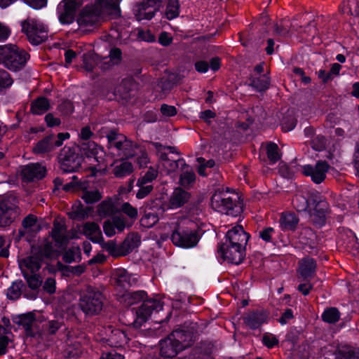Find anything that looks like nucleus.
<instances>
[{
	"mask_svg": "<svg viewBox=\"0 0 359 359\" xmlns=\"http://www.w3.org/2000/svg\"><path fill=\"white\" fill-rule=\"evenodd\" d=\"M274 232L275 231L272 227H266L259 231V236L263 241L271 242Z\"/></svg>",
	"mask_w": 359,
	"mask_h": 359,
	"instance_id": "nucleus-63",
	"label": "nucleus"
},
{
	"mask_svg": "<svg viewBox=\"0 0 359 359\" xmlns=\"http://www.w3.org/2000/svg\"><path fill=\"white\" fill-rule=\"evenodd\" d=\"M340 313L336 308H329L322 314L323 320L328 323H334L339 320Z\"/></svg>",
	"mask_w": 359,
	"mask_h": 359,
	"instance_id": "nucleus-41",
	"label": "nucleus"
},
{
	"mask_svg": "<svg viewBox=\"0 0 359 359\" xmlns=\"http://www.w3.org/2000/svg\"><path fill=\"white\" fill-rule=\"evenodd\" d=\"M131 225L132 222H129L122 215H118L104 222L103 230L107 236L111 237L117 232H121L126 227H129Z\"/></svg>",
	"mask_w": 359,
	"mask_h": 359,
	"instance_id": "nucleus-22",
	"label": "nucleus"
},
{
	"mask_svg": "<svg viewBox=\"0 0 359 359\" xmlns=\"http://www.w3.org/2000/svg\"><path fill=\"white\" fill-rule=\"evenodd\" d=\"M22 29L26 34L30 43L38 45L48 37L47 27L41 21L29 19L22 22Z\"/></svg>",
	"mask_w": 359,
	"mask_h": 359,
	"instance_id": "nucleus-10",
	"label": "nucleus"
},
{
	"mask_svg": "<svg viewBox=\"0 0 359 359\" xmlns=\"http://www.w3.org/2000/svg\"><path fill=\"white\" fill-rule=\"evenodd\" d=\"M23 230L20 231L21 235L25 233H36L39 232L41 226L37 217L33 215H29L22 221Z\"/></svg>",
	"mask_w": 359,
	"mask_h": 359,
	"instance_id": "nucleus-31",
	"label": "nucleus"
},
{
	"mask_svg": "<svg viewBox=\"0 0 359 359\" xmlns=\"http://www.w3.org/2000/svg\"><path fill=\"white\" fill-rule=\"evenodd\" d=\"M218 253L224 261L234 264H239L245 257V248L222 244L218 249Z\"/></svg>",
	"mask_w": 359,
	"mask_h": 359,
	"instance_id": "nucleus-15",
	"label": "nucleus"
},
{
	"mask_svg": "<svg viewBox=\"0 0 359 359\" xmlns=\"http://www.w3.org/2000/svg\"><path fill=\"white\" fill-rule=\"evenodd\" d=\"M83 234L92 242L101 243L102 233L99 225L95 222H86L82 226Z\"/></svg>",
	"mask_w": 359,
	"mask_h": 359,
	"instance_id": "nucleus-27",
	"label": "nucleus"
},
{
	"mask_svg": "<svg viewBox=\"0 0 359 359\" xmlns=\"http://www.w3.org/2000/svg\"><path fill=\"white\" fill-rule=\"evenodd\" d=\"M95 57L94 54L83 55V66L87 71H92L96 65Z\"/></svg>",
	"mask_w": 359,
	"mask_h": 359,
	"instance_id": "nucleus-58",
	"label": "nucleus"
},
{
	"mask_svg": "<svg viewBox=\"0 0 359 359\" xmlns=\"http://www.w3.org/2000/svg\"><path fill=\"white\" fill-rule=\"evenodd\" d=\"M251 85L259 91L264 90L269 86V79L266 75L259 76L252 79Z\"/></svg>",
	"mask_w": 359,
	"mask_h": 359,
	"instance_id": "nucleus-43",
	"label": "nucleus"
},
{
	"mask_svg": "<svg viewBox=\"0 0 359 359\" xmlns=\"http://www.w3.org/2000/svg\"><path fill=\"white\" fill-rule=\"evenodd\" d=\"M197 161L199 163L198 172L201 176L207 175V174L205 172V169L206 168H212V167H214V165L215 164V163L213 160H208L205 162V159L203 158H198Z\"/></svg>",
	"mask_w": 359,
	"mask_h": 359,
	"instance_id": "nucleus-56",
	"label": "nucleus"
},
{
	"mask_svg": "<svg viewBox=\"0 0 359 359\" xmlns=\"http://www.w3.org/2000/svg\"><path fill=\"white\" fill-rule=\"evenodd\" d=\"M121 52L118 48H113L111 50L109 57L103 58V63L105 65L111 62V65H116L121 60Z\"/></svg>",
	"mask_w": 359,
	"mask_h": 359,
	"instance_id": "nucleus-52",
	"label": "nucleus"
},
{
	"mask_svg": "<svg viewBox=\"0 0 359 359\" xmlns=\"http://www.w3.org/2000/svg\"><path fill=\"white\" fill-rule=\"evenodd\" d=\"M102 299L101 292L93 288H88L81 294L79 306L88 315L97 314L102 309Z\"/></svg>",
	"mask_w": 359,
	"mask_h": 359,
	"instance_id": "nucleus-8",
	"label": "nucleus"
},
{
	"mask_svg": "<svg viewBox=\"0 0 359 359\" xmlns=\"http://www.w3.org/2000/svg\"><path fill=\"white\" fill-rule=\"evenodd\" d=\"M43 288L44 291L49 294L55 293L56 290V282L55 278L51 277L48 278L43 283Z\"/></svg>",
	"mask_w": 359,
	"mask_h": 359,
	"instance_id": "nucleus-60",
	"label": "nucleus"
},
{
	"mask_svg": "<svg viewBox=\"0 0 359 359\" xmlns=\"http://www.w3.org/2000/svg\"><path fill=\"white\" fill-rule=\"evenodd\" d=\"M9 52L6 53L5 66L11 71H18L22 69L29 58L28 53L24 50L18 48L15 45L8 44Z\"/></svg>",
	"mask_w": 359,
	"mask_h": 359,
	"instance_id": "nucleus-12",
	"label": "nucleus"
},
{
	"mask_svg": "<svg viewBox=\"0 0 359 359\" xmlns=\"http://www.w3.org/2000/svg\"><path fill=\"white\" fill-rule=\"evenodd\" d=\"M238 200V194H229L224 191H216L211 198V205L213 209L220 212H229V208H226L228 203H233Z\"/></svg>",
	"mask_w": 359,
	"mask_h": 359,
	"instance_id": "nucleus-19",
	"label": "nucleus"
},
{
	"mask_svg": "<svg viewBox=\"0 0 359 359\" xmlns=\"http://www.w3.org/2000/svg\"><path fill=\"white\" fill-rule=\"evenodd\" d=\"M26 279L28 285L32 289H37L42 283V278L36 273L27 274V276H24Z\"/></svg>",
	"mask_w": 359,
	"mask_h": 359,
	"instance_id": "nucleus-54",
	"label": "nucleus"
},
{
	"mask_svg": "<svg viewBox=\"0 0 359 359\" xmlns=\"http://www.w3.org/2000/svg\"><path fill=\"white\" fill-rule=\"evenodd\" d=\"M122 0H99V5L102 8H112L115 13L118 11V5Z\"/></svg>",
	"mask_w": 359,
	"mask_h": 359,
	"instance_id": "nucleus-59",
	"label": "nucleus"
},
{
	"mask_svg": "<svg viewBox=\"0 0 359 359\" xmlns=\"http://www.w3.org/2000/svg\"><path fill=\"white\" fill-rule=\"evenodd\" d=\"M140 243V237L137 233L129 235L123 242V246L127 248L128 251H131L137 248Z\"/></svg>",
	"mask_w": 359,
	"mask_h": 359,
	"instance_id": "nucleus-47",
	"label": "nucleus"
},
{
	"mask_svg": "<svg viewBox=\"0 0 359 359\" xmlns=\"http://www.w3.org/2000/svg\"><path fill=\"white\" fill-rule=\"evenodd\" d=\"M190 198L189 192L181 188H176L170 196L168 207L170 209H177L183 206Z\"/></svg>",
	"mask_w": 359,
	"mask_h": 359,
	"instance_id": "nucleus-26",
	"label": "nucleus"
},
{
	"mask_svg": "<svg viewBox=\"0 0 359 359\" xmlns=\"http://www.w3.org/2000/svg\"><path fill=\"white\" fill-rule=\"evenodd\" d=\"M161 112L163 116L171 117L177 114V109L174 106L163 104L161 107Z\"/></svg>",
	"mask_w": 359,
	"mask_h": 359,
	"instance_id": "nucleus-61",
	"label": "nucleus"
},
{
	"mask_svg": "<svg viewBox=\"0 0 359 359\" xmlns=\"http://www.w3.org/2000/svg\"><path fill=\"white\" fill-rule=\"evenodd\" d=\"M102 14L109 15L118 16L120 15V8L118 13H115L112 8H102L99 5V0L91 7H86L79 15L77 22L81 29L88 31L91 27L97 25L100 19Z\"/></svg>",
	"mask_w": 359,
	"mask_h": 359,
	"instance_id": "nucleus-5",
	"label": "nucleus"
},
{
	"mask_svg": "<svg viewBox=\"0 0 359 359\" xmlns=\"http://www.w3.org/2000/svg\"><path fill=\"white\" fill-rule=\"evenodd\" d=\"M46 172V168L39 163H30L21 169V175L24 182L41 180L45 176Z\"/></svg>",
	"mask_w": 359,
	"mask_h": 359,
	"instance_id": "nucleus-23",
	"label": "nucleus"
},
{
	"mask_svg": "<svg viewBox=\"0 0 359 359\" xmlns=\"http://www.w3.org/2000/svg\"><path fill=\"white\" fill-rule=\"evenodd\" d=\"M329 168V165L325 161H319L314 166L311 165L302 166V171L304 175L310 176L313 182L320 184L325 179Z\"/></svg>",
	"mask_w": 359,
	"mask_h": 359,
	"instance_id": "nucleus-20",
	"label": "nucleus"
},
{
	"mask_svg": "<svg viewBox=\"0 0 359 359\" xmlns=\"http://www.w3.org/2000/svg\"><path fill=\"white\" fill-rule=\"evenodd\" d=\"M180 14V5L178 0H169L166 11L165 15L168 20H172L177 18Z\"/></svg>",
	"mask_w": 359,
	"mask_h": 359,
	"instance_id": "nucleus-40",
	"label": "nucleus"
},
{
	"mask_svg": "<svg viewBox=\"0 0 359 359\" xmlns=\"http://www.w3.org/2000/svg\"><path fill=\"white\" fill-rule=\"evenodd\" d=\"M195 181V174L189 169L186 170L180 178V183L183 187H189Z\"/></svg>",
	"mask_w": 359,
	"mask_h": 359,
	"instance_id": "nucleus-50",
	"label": "nucleus"
},
{
	"mask_svg": "<svg viewBox=\"0 0 359 359\" xmlns=\"http://www.w3.org/2000/svg\"><path fill=\"white\" fill-rule=\"evenodd\" d=\"M83 4V0H63L57 6V14L62 24H71L76 11Z\"/></svg>",
	"mask_w": 359,
	"mask_h": 359,
	"instance_id": "nucleus-13",
	"label": "nucleus"
},
{
	"mask_svg": "<svg viewBox=\"0 0 359 359\" xmlns=\"http://www.w3.org/2000/svg\"><path fill=\"white\" fill-rule=\"evenodd\" d=\"M181 351L180 348L168 337L161 341L160 354L163 358H174Z\"/></svg>",
	"mask_w": 359,
	"mask_h": 359,
	"instance_id": "nucleus-29",
	"label": "nucleus"
},
{
	"mask_svg": "<svg viewBox=\"0 0 359 359\" xmlns=\"http://www.w3.org/2000/svg\"><path fill=\"white\" fill-rule=\"evenodd\" d=\"M292 204L298 212H308L314 224L319 226L325 224L328 204L318 192L298 194L293 198Z\"/></svg>",
	"mask_w": 359,
	"mask_h": 359,
	"instance_id": "nucleus-2",
	"label": "nucleus"
},
{
	"mask_svg": "<svg viewBox=\"0 0 359 359\" xmlns=\"http://www.w3.org/2000/svg\"><path fill=\"white\" fill-rule=\"evenodd\" d=\"M336 359H359V353L351 348H343L337 353Z\"/></svg>",
	"mask_w": 359,
	"mask_h": 359,
	"instance_id": "nucleus-46",
	"label": "nucleus"
},
{
	"mask_svg": "<svg viewBox=\"0 0 359 359\" xmlns=\"http://www.w3.org/2000/svg\"><path fill=\"white\" fill-rule=\"evenodd\" d=\"M50 251L46 249L44 252L40 255H32L19 262V266L23 274V276H27V274L36 273L41 268V262L43 257H49Z\"/></svg>",
	"mask_w": 359,
	"mask_h": 359,
	"instance_id": "nucleus-16",
	"label": "nucleus"
},
{
	"mask_svg": "<svg viewBox=\"0 0 359 359\" xmlns=\"http://www.w3.org/2000/svg\"><path fill=\"white\" fill-rule=\"evenodd\" d=\"M316 264L313 259L305 257L299 263L298 272L304 280L313 277L316 273Z\"/></svg>",
	"mask_w": 359,
	"mask_h": 359,
	"instance_id": "nucleus-28",
	"label": "nucleus"
},
{
	"mask_svg": "<svg viewBox=\"0 0 359 359\" xmlns=\"http://www.w3.org/2000/svg\"><path fill=\"white\" fill-rule=\"evenodd\" d=\"M267 157L269 161L275 163L280 158V154L278 145L273 142H269L266 145Z\"/></svg>",
	"mask_w": 359,
	"mask_h": 359,
	"instance_id": "nucleus-42",
	"label": "nucleus"
},
{
	"mask_svg": "<svg viewBox=\"0 0 359 359\" xmlns=\"http://www.w3.org/2000/svg\"><path fill=\"white\" fill-rule=\"evenodd\" d=\"M262 341H263L264 344L265 346H266L268 348L273 347L278 342V340L277 339V338L271 334H264L263 337Z\"/></svg>",
	"mask_w": 359,
	"mask_h": 359,
	"instance_id": "nucleus-62",
	"label": "nucleus"
},
{
	"mask_svg": "<svg viewBox=\"0 0 359 359\" xmlns=\"http://www.w3.org/2000/svg\"><path fill=\"white\" fill-rule=\"evenodd\" d=\"M298 223L295 215L292 213L283 214L280 219V224L284 229H292Z\"/></svg>",
	"mask_w": 359,
	"mask_h": 359,
	"instance_id": "nucleus-39",
	"label": "nucleus"
},
{
	"mask_svg": "<svg viewBox=\"0 0 359 359\" xmlns=\"http://www.w3.org/2000/svg\"><path fill=\"white\" fill-rule=\"evenodd\" d=\"M108 140V147L111 155L119 157L121 159L128 158L137 154L136 150L140 148L125 135L115 132H111L107 136Z\"/></svg>",
	"mask_w": 359,
	"mask_h": 359,
	"instance_id": "nucleus-4",
	"label": "nucleus"
},
{
	"mask_svg": "<svg viewBox=\"0 0 359 359\" xmlns=\"http://www.w3.org/2000/svg\"><path fill=\"white\" fill-rule=\"evenodd\" d=\"M147 294L140 290L134 292H126L122 297V302L128 306H131L143 302L141 307L136 311V318L133 322L135 327L139 328L145 323L153 313H158L163 309L161 301L154 299H145Z\"/></svg>",
	"mask_w": 359,
	"mask_h": 359,
	"instance_id": "nucleus-3",
	"label": "nucleus"
},
{
	"mask_svg": "<svg viewBox=\"0 0 359 359\" xmlns=\"http://www.w3.org/2000/svg\"><path fill=\"white\" fill-rule=\"evenodd\" d=\"M13 82L9 74L4 69H0V92L9 88Z\"/></svg>",
	"mask_w": 359,
	"mask_h": 359,
	"instance_id": "nucleus-51",
	"label": "nucleus"
},
{
	"mask_svg": "<svg viewBox=\"0 0 359 359\" xmlns=\"http://www.w3.org/2000/svg\"><path fill=\"white\" fill-rule=\"evenodd\" d=\"M110 165L114 166L113 173L116 177H123L130 175L133 170L132 163L128 161H116Z\"/></svg>",
	"mask_w": 359,
	"mask_h": 359,
	"instance_id": "nucleus-33",
	"label": "nucleus"
},
{
	"mask_svg": "<svg viewBox=\"0 0 359 359\" xmlns=\"http://www.w3.org/2000/svg\"><path fill=\"white\" fill-rule=\"evenodd\" d=\"M244 320L250 328L256 329L267 321V314L264 312L249 313Z\"/></svg>",
	"mask_w": 359,
	"mask_h": 359,
	"instance_id": "nucleus-32",
	"label": "nucleus"
},
{
	"mask_svg": "<svg viewBox=\"0 0 359 359\" xmlns=\"http://www.w3.org/2000/svg\"><path fill=\"white\" fill-rule=\"evenodd\" d=\"M52 237L59 247L65 245L71 238L67 231L64 221H55L52 230Z\"/></svg>",
	"mask_w": 359,
	"mask_h": 359,
	"instance_id": "nucleus-25",
	"label": "nucleus"
},
{
	"mask_svg": "<svg viewBox=\"0 0 359 359\" xmlns=\"http://www.w3.org/2000/svg\"><path fill=\"white\" fill-rule=\"evenodd\" d=\"M10 245V242L6 241L3 236H0V256L3 257H8L9 252L8 247Z\"/></svg>",
	"mask_w": 359,
	"mask_h": 359,
	"instance_id": "nucleus-64",
	"label": "nucleus"
},
{
	"mask_svg": "<svg viewBox=\"0 0 359 359\" xmlns=\"http://www.w3.org/2000/svg\"><path fill=\"white\" fill-rule=\"evenodd\" d=\"M22 285L21 281L13 282L8 288L7 297L11 299H17L20 296Z\"/></svg>",
	"mask_w": 359,
	"mask_h": 359,
	"instance_id": "nucleus-48",
	"label": "nucleus"
},
{
	"mask_svg": "<svg viewBox=\"0 0 359 359\" xmlns=\"http://www.w3.org/2000/svg\"><path fill=\"white\" fill-rule=\"evenodd\" d=\"M159 221L158 214L154 210L145 211L140 219V224L144 228H151Z\"/></svg>",
	"mask_w": 359,
	"mask_h": 359,
	"instance_id": "nucleus-35",
	"label": "nucleus"
},
{
	"mask_svg": "<svg viewBox=\"0 0 359 359\" xmlns=\"http://www.w3.org/2000/svg\"><path fill=\"white\" fill-rule=\"evenodd\" d=\"M114 277L116 283L123 287L130 286L137 281V278L134 276H132L126 269L122 268L114 271Z\"/></svg>",
	"mask_w": 359,
	"mask_h": 359,
	"instance_id": "nucleus-30",
	"label": "nucleus"
},
{
	"mask_svg": "<svg viewBox=\"0 0 359 359\" xmlns=\"http://www.w3.org/2000/svg\"><path fill=\"white\" fill-rule=\"evenodd\" d=\"M153 145L155 146L157 150L158 166L161 168L162 170L165 171L166 174L174 172L179 168L183 169L187 167L183 158L174 159L168 157L170 153L174 154L176 152L174 147H164L158 143H154Z\"/></svg>",
	"mask_w": 359,
	"mask_h": 359,
	"instance_id": "nucleus-6",
	"label": "nucleus"
},
{
	"mask_svg": "<svg viewBox=\"0 0 359 359\" xmlns=\"http://www.w3.org/2000/svg\"><path fill=\"white\" fill-rule=\"evenodd\" d=\"M18 199L12 194L6 195L0 201V226H6L18 216Z\"/></svg>",
	"mask_w": 359,
	"mask_h": 359,
	"instance_id": "nucleus-9",
	"label": "nucleus"
},
{
	"mask_svg": "<svg viewBox=\"0 0 359 359\" xmlns=\"http://www.w3.org/2000/svg\"><path fill=\"white\" fill-rule=\"evenodd\" d=\"M172 231V243L182 248L197 245L201 234L196 224L187 218H174L168 223Z\"/></svg>",
	"mask_w": 359,
	"mask_h": 359,
	"instance_id": "nucleus-1",
	"label": "nucleus"
},
{
	"mask_svg": "<svg viewBox=\"0 0 359 359\" xmlns=\"http://www.w3.org/2000/svg\"><path fill=\"white\" fill-rule=\"evenodd\" d=\"M102 332V339L106 341L110 346L121 347L129 341L128 335L119 329H112L109 326L104 327Z\"/></svg>",
	"mask_w": 359,
	"mask_h": 359,
	"instance_id": "nucleus-17",
	"label": "nucleus"
},
{
	"mask_svg": "<svg viewBox=\"0 0 359 359\" xmlns=\"http://www.w3.org/2000/svg\"><path fill=\"white\" fill-rule=\"evenodd\" d=\"M140 187L139 191L136 194V197L139 199H142L148 196L153 189V186L149 184H137Z\"/></svg>",
	"mask_w": 359,
	"mask_h": 359,
	"instance_id": "nucleus-57",
	"label": "nucleus"
},
{
	"mask_svg": "<svg viewBox=\"0 0 359 359\" xmlns=\"http://www.w3.org/2000/svg\"><path fill=\"white\" fill-rule=\"evenodd\" d=\"M121 211L127 215L130 219H127L129 222H133V221L137 217V210L133 207L130 203H125L121 206Z\"/></svg>",
	"mask_w": 359,
	"mask_h": 359,
	"instance_id": "nucleus-53",
	"label": "nucleus"
},
{
	"mask_svg": "<svg viewBox=\"0 0 359 359\" xmlns=\"http://www.w3.org/2000/svg\"><path fill=\"white\" fill-rule=\"evenodd\" d=\"M81 197L86 203H93L100 201L102 196L97 190H86L83 191Z\"/></svg>",
	"mask_w": 359,
	"mask_h": 359,
	"instance_id": "nucleus-44",
	"label": "nucleus"
},
{
	"mask_svg": "<svg viewBox=\"0 0 359 359\" xmlns=\"http://www.w3.org/2000/svg\"><path fill=\"white\" fill-rule=\"evenodd\" d=\"M168 337L170 338L182 351L190 346L194 339L193 333L191 332L181 329L175 330L168 336Z\"/></svg>",
	"mask_w": 359,
	"mask_h": 359,
	"instance_id": "nucleus-24",
	"label": "nucleus"
},
{
	"mask_svg": "<svg viewBox=\"0 0 359 359\" xmlns=\"http://www.w3.org/2000/svg\"><path fill=\"white\" fill-rule=\"evenodd\" d=\"M158 175V170L150 167L147 172L137 180V184H149L154 180Z\"/></svg>",
	"mask_w": 359,
	"mask_h": 359,
	"instance_id": "nucleus-49",
	"label": "nucleus"
},
{
	"mask_svg": "<svg viewBox=\"0 0 359 359\" xmlns=\"http://www.w3.org/2000/svg\"><path fill=\"white\" fill-rule=\"evenodd\" d=\"M115 211V206L111 199L103 201L97 206V213L102 217L110 216Z\"/></svg>",
	"mask_w": 359,
	"mask_h": 359,
	"instance_id": "nucleus-38",
	"label": "nucleus"
},
{
	"mask_svg": "<svg viewBox=\"0 0 359 359\" xmlns=\"http://www.w3.org/2000/svg\"><path fill=\"white\" fill-rule=\"evenodd\" d=\"M90 212V208H84L80 202H76L72 205L69 216L73 219L81 220L88 217Z\"/></svg>",
	"mask_w": 359,
	"mask_h": 359,
	"instance_id": "nucleus-34",
	"label": "nucleus"
},
{
	"mask_svg": "<svg viewBox=\"0 0 359 359\" xmlns=\"http://www.w3.org/2000/svg\"><path fill=\"white\" fill-rule=\"evenodd\" d=\"M99 244L101 245L102 248L108 252L109 254H110L111 255L115 257L119 255L117 246L114 241H109L108 242H104V241L102 240L101 241V243Z\"/></svg>",
	"mask_w": 359,
	"mask_h": 359,
	"instance_id": "nucleus-55",
	"label": "nucleus"
},
{
	"mask_svg": "<svg viewBox=\"0 0 359 359\" xmlns=\"http://www.w3.org/2000/svg\"><path fill=\"white\" fill-rule=\"evenodd\" d=\"M49 107V101L43 97H40L32 103L31 111L34 114L41 115L44 114Z\"/></svg>",
	"mask_w": 359,
	"mask_h": 359,
	"instance_id": "nucleus-36",
	"label": "nucleus"
},
{
	"mask_svg": "<svg viewBox=\"0 0 359 359\" xmlns=\"http://www.w3.org/2000/svg\"><path fill=\"white\" fill-rule=\"evenodd\" d=\"M61 168L65 172H75L79 170L82 162L83 157L76 154L71 148H65L62 151Z\"/></svg>",
	"mask_w": 359,
	"mask_h": 359,
	"instance_id": "nucleus-14",
	"label": "nucleus"
},
{
	"mask_svg": "<svg viewBox=\"0 0 359 359\" xmlns=\"http://www.w3.org/2000/svg\"><path fill=\"white\" fill-rule=\"evenodd\" d=\"M53 136L50 135L39 141L34 147V152L36 154H42L50 151L55 144L53 142Z\"/></svg>",
	"mask_w": 359,
	"mask_h": 359,
	"instance_id": "nucleus-37",
	"label": "nucleus"
},
{
	"mask_svg": "<svg viewBox=\"0 0 359 359\" xmlns=\"http://www.w3.org/2000/svg\"><path fill=\"white\" fill-rule=\"evenodd\" d=\"M161 0H144L142 4L137 5L134 9V14L138 21L151 20L158 10Z\"/></svg>",
	"mask_w": 359,
	"mask_h": 359,
	"instance_id": "nucleus-18",
	"label": "nucleus"
},
{
	"mask_svg": "<svg viewBox=\"0 0 359 359\" xmlns=\"http://www.w3.org/2000/svg\"><path fill=\"white\" fill-rule=\"evenodd\" d=\"M226 205V208L231 210L229 212H224L226 215L236 217L243 211V201L239 196L238 201H235L233 203H228Z\"/></svg>",
	"mask_w": 359,
	"mask_h": 359,
	"instance_id": "nucleus-45",
	"label": "nucleus"
},
{
	"mask_svg": "<svg viewBox=\"0 0 359 359\" xmlns=\"http://www.w3.org/2000/svg\"><path fill=\"white\" fill-rule=\"evenodd\" d=\"M81 151L90 161L91 168L94 170H101V165L104 163L105 153L102 147L95 142L88 141L81 144ZM103 169H104L103 168Z\"/></svg>",
	"mask_w": 359,
	"mask_h": 359,
	"instance_id": "nucleus-11",
	"label": "nucleus"
},
{
	"mask_svg": "<svg viewBox=\"0 0 359 359\" xmlns=\"http://www.w3.org/2000/svg\"><path fill=\"white\" fill-rule=\"evenodd\" d=\"M12 320L17 329L23 330L27 337H36L41 333L40 319L32 312L13 316Z\"/></svg>",
	"mask_w": 359,
	"mask_h": 359,
	"instance_id": "nucleus-7",
	"label": "nucleus"
},
{
	"mask_svg": "<svg viewBox=\"0 0 359 359\" xmlns=\"http://www.w3.org/2000/svg\"><path fill=\"white\" fill-rule=\"evenodd\" d=\"M248 238L249 236L245 233L243 228L237 225L228 231L226 235V241L224 244L245 248Z\"/></svg>",
	"mask_w": 359,
	"mask_h": 359,
	"instance_id": "nucleus-21",
	"label": "nucleus"
}]
</instances>
